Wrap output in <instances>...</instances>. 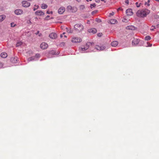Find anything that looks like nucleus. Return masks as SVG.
<instances>
[{
    "instance_id": "nucleus-1",
    "label": "nucleus",
    "mask_w": 159,
    "mask_h": 159,
    "mask_svg": "<svg viewBox=\"0 0 159 159\" xmlns=\"http://www.w3.org/2000/svg\"><path fill=\"white\" fill-rule=\"evenodd\" d=\"M150 12V11L148 9H143L138 10L136 13L137 16L140 17H146Z\"/></svg>"
},
{
    "instance_id": "nucleus-2",
    "label": "nucleus",
    "mask_w": 159,
    "mask_h": 159,
    "mask_svg": "<svg viewBox=\"0 0 159 159\" xmlns=\"http://www.w3.org/2000/svg\"><path fill=\"white\" fill-rule=\"evenodd\" d=\"M74 28L75 31L77 32H80L83 31L84 28L83 25L77 24L75 25L74 26Z\"/></svg>"
},
{
    "instance_id": "nucleus-3",
    "label": "nucleus",
    "mask_w": 159,
    "mask_h": 159,
    "mask_svg": "<svg viewBox=\"0 0 159 159\" xmlns=\"http://www.w3.org/2000/svg\"><path fill=\"white\" fill-rule=\"evenodd\" d=\"M71 42L73 43H80L82 42V39L79 37H74L72 38Z\"/></svg>"
},
{
    "instance_id": "nucleus-4",
    "label": "nucleus",
    "mask_w": 159,
    "mask_h": 159,
    "mask_svg": "<svg viewBox=\"0 0 159 159\" xmlns=\"http://www.w3.org/2000/svg\"><path fill=\"white\" fill-rule=\"evenodd\" d=\"M48 47V44L45 42H43L40 45V47L43 49H46Z\"/></svg>"
},
{
    "instance_id": "nucleus-5",
    "label": "nucleus",
    "mask_w": 159,
    "mask_h": 159,
    "mask_svg": "<svg viewBox=\"0 0 159 159\" xmlns=\"http://www.w3.org/2000/svg\"><path fill=\"white\" fill-rule=\"evenodd\" d=\"M22 3L23 6L24 7H28L30 5V3L27 1H23L22 2Z\"/></svg>"
},
{
    "instance_id": "nucleus-6",
    "label": "nucleus",
    "mask_w": 159,
    "mask_h": 159,
    "mask_svg": "<svg viewBox=\"0 0 159 159\" xmlns=\"http://www.w3.org/2000/svg\"><path fill=\"white\" fill-rule=\"evenodd\" d=\"M139 41L140 40L139 39L134 38L132 40V44L133 45H136L139 43Z\"/></svg>"
},
{
    "instance_id": "nucleus-7",
    "label": "nucleus",
    "mask_w": 159,
    "mask_h": 159,
    "mask_svg": "<svg viewBox=\"0 0 159 159\" xmlns=\"http://www.w3.org/2000/svg\"><path fill=\"white\" fill-rule=\"evenodd\" d=\"M14 12L16 15H19L23 14V11L21 9H16L15 11Z\"/></svg>"
},
{
    "instance_id": "nucleus-8",
    "label": "nucleus",
    "mask_w": 159,
    "mask_h": 159,
    "mask_svg": "<svg viewBox=\"0 0 159 159\" xmlns=\"http://www.w3.org/2000/svg\"><path fill=\"white\" fill-rule=\"evenodd\" d=\"M49 37L51 39H54L57 38V36L56 33H52L49 35Z\"/></svg>"
},
{
    "instance_id": "nucleus-9",
    "label": "nucleus",
    "mask_w": 159,
    "mask_h": 159,
    "mask_svg": "<svg viewBox=\"0 0 159 159\" xmlns=\"http://www.w3.org/2000/svg\"><path fill=\"white\" fill-rule=\"evenodd\" d=\"M96 49L99 51H102L105 48V47L104 46H100L98 45H96L95 47Z\"/></svg>"
},
{
    "instance_id": "nucleus-10",
    "label": "nucleus",
    "mask_w": 159,
    "mask_h": 159,
    "mask_svg": "<svg viewBox=\"0 0 159 159\" xmlns=\"http://www.w3.org/2000/svg\"><path fill=\"white\" fill-rule=\"evenodd\" d=\"M65 11V8L64 7H61L58 10V12L60 14H63Z\"/></svg>"
},
{
    "instance_id": "nucleus-11",
    "label": "nucleus",
    "mask_w": 159,
    "mask_h": 159,
    "mask_svg": "<svg viewBox=\"0 0 159 159\" xmlns=\"http://www.w3.org/2000/svg\"><path fill=\"white\" fill-rule=\"evenodd\" d=\"M36 15L39 16H43L44 14V13L41 11L39 10L35 12Z\"/></svg>"
},
{
    "instance_id": "nucleus-12",
    "label": "nucleus",
    "mask_w": 159,
    "mask_h": 159,
    "mask_svg": "<svg viewBox=\"0 0 159 159\" xmlns=\"http://www.w3.org/2000/svg\"><path fill=\"white\" fill-rule=\"evenodd\" d=\"M127 14L128 16H131L133 14L132 10L131 9H128L126 11Z\"/></svg>"
},
{
    "instance_id": "nucleus-13",
    "label": "nucleus",
    "mask_w": 159,
    "mask_h": 159,
    "mask_svg": "<svg viewBox=\"0 0 159 159\" xmlns=\"http://www.w3.org/2000/svg\"><path fill=\"white\" fill-rule=\"evenodd\" d=\"M88 31L90 33H92L93 34L96 33L97 30L96 29L94 28L89 29L88 30Z\"/></svg>"
},
{
    "instance_id": "nucleus-14",
    "label": "nucleus",
    "mask_w": 159,
    "mask_h": 159,
    "mask_svg": "<svg viewBox=\"0 0 159 159\" xmlns=\"http://www.w3.org/2000/svg\"><path fill=\"white\" fill-rule=\"evenodd\" d=\"M94 44V43L93 42H88L86 43L85 46L86 48L88 49L89 47Z\"/></svg>"
},
{
    "instance_id": "nucleus-15",
    "label": "nucleus",
    "mask_w": 159,
    "mask_h": 159,
    "mask_svg": "<svg viewBox=\"0 0 159 159\" xmlns=\"http://www.w3.org/2000/svg\"><path fill=\"white\" fill-rule=\"evenodd\" d=\"M118 44V42L117 41H113L111 43V44L112 46L115 47Z\"/></svg>"
},
{
    "instance_id": "nucleus-16",
    "label": "nucleus",
    "mask_w": 159,
    "mask_h": 159,
    "mask_svg": "<svg viewBox=\"0 0 159 159\" xmlns=\"http://www.w3.org/2000/svg\"><path fill=\"white\" fill-rule=\"evenodd\" d=\"M117 22V21L115 19H111L109 20V23L111 24H115Z\"/></svg>"
},
{
    "instance_id": "nucleus-17",
    "label": "nucleus",
    "mask_w": 159,
    "mask_h": 159,
    "mask_svg": "<svg viewBox=\"0 0 159 159\" xmlns=\"http://www.w3.org/2000/svg\"><path fill=\"white\" fill-rule=\"evenodd\" d=\"M126 29L127 30H135V28L134 26L131 25L127 26L126 27Z\"/></svg>"
},
{
    "instance_id": "nucleus-18",
    "label": "nucleus",
    "mask_w": 159,
    "mask_h": 159,
    "mask_svg": "<svg viewBox=\"0 0 159 159\" xmlns=\"http://www.w3.org/2000/svg\"><path fill=\"white\" fill-rule=\"evenodd\" d=\"M0 56L2 57L5 58L7 57V55L6 53L3 52L1 54Z\"/></svg>"
},
{
    "instance_id": "nucleus-19",
    "label": "nucleus",
    "mask_w": 159,
    "mask_h": 159,
    "mask_svg": "<svg viewBox=\"0 0 159 159\" xmlns=\"http://www.w3.org/2000/svg\"><path fill=\"white\" fill-rule=\"evenodd\" d=\"M6 16L4 15L0 16V22H2L5 18Z\"/></svg>"
},
{
    "instance_id": "nucleus-20",
    "label": "nucleus",
    "mask_w": 159,
    "mask_h": 159,
    "mask_svg": "<svg viewBox=\"0 0 159 159\" xmlns=\"http://www.w3.org/2000/svg\"><path fill=\"white\" fill-rule=\"evenodd\" d=\"M47 5L46 4L44 3L42 4L41 6V7L43 9H46L47 8Z\"/></svg>"
},
{
    "instance_id": "nucleus-21",
    "label": "nucleus",
    "mask_w": 159,
    "mask_h": 159,
    "mask_svg": "<svg viewBox=\"0 0 159 159\" xmlns=\"http://www.w3.org/2000/svg\"><path fill=\"white\" fill-rule=\"evenodd\" d=\"M67 32L69 33H72L73 32V30L70 28H66Z\"/></svg>"
},
{
    "instance_id": "nucleus-22",
    "label": "nucleus",
    "mask_w": 159,
    "mask_h": 159,
    "mask_svg": "<svg viewBox=\"0 0 159 159\" xmlns=\"http://www.w3.org/2000/svg\"><path fill=\"white\" fill-rule=\"evenodd\" d=\"M22 44V43L21 41H18L16 44V47L20 46Z\"/></svg>"
},
{
    "instance_id": "nucleus-23",
    "label": "nucleus",
    "mask_w": 159,
    "mask_h": 159,
    "mask_svg": "<svg viewBox=\"0 0 159 159\" xmlns=\"http://www.w3.org/2000/svg\"><path fill=\"white\" fill-rule=\"evenodd\" d=\"M35 59V57H34V56L32 57H29V58H28V61H32L33 60Z\"/></svg>"
},
{
    "instance_id": "nucleus-24",
    "label": "nucleus",
    "mask_w": 159,
    "mask_h": 159,
    "mask_svg": "<svg viewBox=\"0 0 159 159\" xmlns=\"http://www.w3.org/2000/svg\"><path fill=\"white\" fill-rule=\"evenodd\" d=\"M151 39V38L150 36L148 35L146 36L145 38V39L146 40H149Z\"/></svg>"
},
{
    "instance_id": "nucleus-25",
    "label": "nucleus",
    "mask_w": 159,
    "mask_h": 159,
    "mask_svg": "<svg viewBox=\"0 0 159 159\" xmlns=\"http://www.w3.org/2000/svg\"><path fill=\"white\" fill-rule=\"evenodd\" d=\"M80 49L82 51H85L87 50V49L85 47H81L80 48Z\"/></svg>"
},
{
    "instance_id": "nucleus-26",
    "label": "nucleus",
    "mask_w": 159,
    "mask_h": 159,
    "mask_svg": "<svg viewBox=\"0 0 159 159\" xmlns=\"http://www.w3.org/2000/svg\"><path fill=\"white\" fill-rule=\"evenodd\" d=\"M72 7L70 6H69L67 7V10L68 11H71L72 9Z\"/></svg>"
},
{
    "instance_id": "nucleus-27",
    "label": "nucleus",
    "mask_w": 159,
    "mask_h": 159,
    "mask_svg": "<svg viewBox=\"0 0 159 159\" xmlns=\"http://www.w3.org/2000/svg\"><path fill=\"white\" fill-rule=\"evenodd\" d=\"M150 2V0H148V2H146L145 3V5H147L148 6H150V4L149 3Z\"/></svg>"
},
{
    "instance_id": "nucleus-28",
    "label": "nucleus",
    "mask_w": 159,
    "mask_h": 159,
    "mask_svg": "<svg viewBox=\"0 0 159 159\" xmlns=\"http://www.w3.org/2000/svg\"><path fill=\"white\" fill-rule=\"evenodd\" d=\"M135 4L136 6V7H139L140 6H141V3H140L139 4L138 2H136L135 3Z\"/></svg>"
},
{
    "instance_id": "nucleus-29",
    "label": "nucleus",
    "mask_w": 159,
    "mask_h": 159,
    "mask_svg": "<svg viewBox=\"0 0 159 159\" xmlns=\"http://www.w3.org/2000/svg\"><path fill=\"white\" fill-rule=\"evenodd\" d=\"M96 5L95 3H93V4H91L90 5V7L91 8H92L93 7H95Z\"/></svg>"
},
{
    "instance_id": "nucleus-30",
    "label": "nucleus",
    "mask_w": 159,
    "mask_h": 159,
    "mask_svg": "<svg viewBox=\"0 0 159 159\" xmlns=\"http://www.w3.org/2000/svg\"><path fill=\"white\" fill-rule=\"evenodd\" d=\"M10 24L11 26V27H14L16 25V24H14V22H11Z\"/></svg>"
},
{
    "instance_id": "nucleus-31",
    "label": "nucleus",
    "mask_w": 159,
    "mask_h": 159,
    "mask_svg": "<svg viewBox=\"0 0 159 159\" xmlns=\"http://www.w3.org/2000/svg\"><path fill=\"white\" fill-rule=\"evenodd\" d=\"M35 7H34L33 8V10L34 11H35L36 9H37L39 7V6L38 5H35L34 6Z\"/></svg>"
},
{
    "instance_id": "nucleus-32",
    "label": "nucleus",
    "mask_w": 159,
    "mask_h": 159,
    "mask_svg": "<svg viewBox=\"0 0 159 159\" xmlns=\"http://www.w3.org/2000/svg\"><path fill=\"white\" fill-rule=\"evenodd\" d=\"M85 8V6L84 5H81L80 6V8L81 9H84Z\"/></svg>"
},
{
    "instance_id": "nucleus-33",
    "label": "nucleus",
    "mask_w": 159,
    "mask_h": 159,
    "mask_svg": "<svg viewBox=\"0 0 159 159\" xmlns=\"http://www.w3.org/2000/svg\"><path fill=\"white\" fill-rule=\"evenodd\" d=\"M40 55L39 54H37L35 55V56H34V57H35V58L36 57L37 58H38L40 57Z\"/></svg>"
},
{
    "instance_id": "nucleus-34",
    "label": "nucleus",
    "mask_w": 159,
    "mask_h": 159,
    "mask_svg": "<svg viewBox=\"0 0 159 159\" xmlns=\"http://www.w3.org/2000/svg\"><path fill=\"white\" fill-rule=\"evenodd\" d=\"M122 21L125 22H128V20H126L125 18L123 19Z\"/></svg>"
},
{
    "instance_id": "nucleus-35",
    "label": "nucleus",
    "mask_w": 159,
    "mask_h": 159,
    "mask_svg": "<svg viewBox=\"0 0 159 159\" xmlns=\"http://www.w3.org/2000/svg\"><path fill=\"white\" fill-rule=\"evenodd\" d=\"M125 2L127 4H129V0H125Z\"/></svg>"
},
{
    "instance_id": "nucleus-36",
    "label": "nucleus",
    "mask_w": 159,
    "mask_h": 159,
    "mask_svg": "<svg viewBox=\"0 0 159 159\" xmlns=\"http://www.w3.org/2000/svg\"><path fill=\"white\" fill-rule=\"evenodd\" d=\"M155 29V28L154 26H152L151 28V30H154V29Z\"/></svg>"
},
{
    "instance_id": "nucleus-37",
    "label": "nucleus",
    "mask_w": 159,
    "mask_h": 159,
    "mask_svg": "<svg viewBox=\"0 0 159 159\" xmlns=\"http://www.w3.org/2000/svg\"><path fill=\"white\" fill-rule=\"evenodd\" d=\"M3 66V64L0 62V68H2Z\"/></svg>"
},
{
    "instance_id": "nucleus-38",
    "label": "nucleus",
    "mask_w": 159,
    "mask_h": 159,
    "mask_svg": "<svg viewBox=\"0 0 159 159\" xmlns=\"http://www.w3.org/2000/svg\"><path fill=\"white\" fill-rule=\"evenodd\" d=\"M65 34V32H64V33H63V34H61V35H60V37H61V38H62V37H63V35Z\"/></svg>"
},
{
    "instance_id": "nucleus-39",
    "label": "nucleus",
    "mask_w": 159,
    "mask_h": 159,
    "mask_svg": "<svg viewBox=\"0 0 159 159\" xmlns=\"http://www.w3.org/2000/svg\"><path fill=\"white\" fill-rule=\"evenodd\" d=\"M65 44V43H64V42H62V43H61L60 45H64Z\"/></svg>"
},
{
    "instance_id": "nucleus-40",
    "label": "nucleus",
    "mask_w": 159,
    "mask_h": 159,
    "mask_svg": "<svg viewBox=\"0 0 159 159\" xmlns=\"http://www.w3.org/2000/svg\"><path fill=\"white\" fill-rule=\"evenodd\" d=\"M101 34H102L98 33V36L100 37L101 36Z\"/></svg>"
},
{
    "instance_id": "nucleus-41",
    "label": "nucleus",
    "mask_w": 159,
    "mask_h": 159,
    "mask_svg": "<svg viewBox=\"0 0 159 159\" xmlns=\"http://www.w3.org/2000/svg\"><path fill=\"white\" fill-rule=\"evenodd\" d=\"M122 9L121 7H119L117 9V11H119V10H121Z\"/></svg>"
},
{
    "instance_id": "nucleus-42",
    "label": "nucleus",
    "mask_w": 159,
    "mask_h": 159,
    "mask_svg": "<svg viewBox=\"0 0 159 159\" xmlns=\"http://www.w3.org/2000/svg\"><path fill=\"white\" fill-rule=\"evenodd\" d=\"M114 13L113 12H112V13H110V15H112H112H114Z\"/></svg>"
},
{
    "instance_id": "nucleus-43",
    "label": "nucleus",
    "mask_w": 159,
    "mask_h": 159,
    "mask_svg": "<svg viewBox=\"0 0 159 159\" xmlns=\"http://www.w3.org/2000/svg\"><path fill=\"white\" fill-rule=\"evenodd\" d=\"M49 17V16H47L45 18V19H47Z\"/></svg>"
},
{
    "instance_id": "nucleus-44",
    "label": "nucleus",
    "mask_w": 159,
    "mask_h": 159,
    "mask_svg": "<svg viewBox=\"0 0 159 159\" xmlns=\"http://www.w3.org/2000/svg\"><path fill=\"white\" fill-rule=\"evenodd\" d=\"M97 21L98 22H101V20L99 19H98L97 20Z\"/></svg>"
},
{
    "instance_id": "nucleus-45",
    "label": "nucleus",
    "mask_w": 159,
    "mask_h": 159,
    "mask_svg": "<svg viewBox=\"0 0 159 159\" xmlns=\"http://www.w3.org/2000/svg\"><path fill=\"white\" fill-rule=\"evenodd\" d=\"M39 31H38L36 33V34H39Z\"/></svg>"
},
{
    "instance_id": "nucleus-46",
    "label": "nucleus",
    "mask_w": 159,
    "mask_h": 159,
    "mask_svg": "<svg viewBox=\"0 0 159 159\" xmlns=\"http://www.w3.org/2000/svg\"><path fill=\"white\" fill-rule=\"evenodd\" d=\"M42 34L41 33H40V34H39V36L40 37L41 36H42Z\"/></svg>"
},
{
    "instance_id": "nucleus-47",
    "label": "nucleus",
    "mask_w": 159,
    "mask_h": 159,
    "mask_svg": "<svg viewBox=\"0 0 159 159\" xmlns=\"http://www.w3.org/2000/svg\"><path fill=\"white\" fill-rule=\"evenodd\" d=\"M96 2H99L100 1V0H95Z\"/></svg>"
},
{
    "instance_id": "nucleus-48",
    "label": "nucleus",
    "mask_w": 159,
    "mask_h": 159,
    "mask_svg": "<svg viewBox=\"0 0 159 159\" xmlns=\"http://www.w3.org/2000/svg\"><path fill=\"white\" fill-rule=\"evenodd\" d=\"M47 14H49L50 13H49V11H47Z\"/></svg>"
},
{
    "instance_id": "nucleus-49",
    "label": "nucleus",
    "mask_w": 159,
    "mask_h": 159,
    "mask_svg": "<svg viewBox=\"0 0 159 159\" xmlns=\"http://www.w3.org/2000/svg\"><path fill=\"white\" fill-rule=\"evenodd\" d=\"M64 37L65 38H66V36L65 35H64Z\"/></svg>"
},
{
    "instance_id": "nucleus-50",
    "label": "nucleus",
    "mask_w": 159,
    "mask_h": 159,
    "mask_svg": "<svg viewBox=\"0 0 159 159\" xmlns=\"http://www.w3.org/2000/svg\"><path fill=\"white\" fill-rule=\"evenodd\" d=\"M87 2H89V0H86ZM92 0H89V1H91Z\"/></svg>"
},
{
    "instance_id": "nucleus-51",
    "label": "nucleus",
    "mask_w": 159,
    "mask_h": 159,
    "mask_svg": "<svg viewBox=\"0 0 159 159\" xmlns=\"http://www.w3.org/2000/svg\"><path fill=\"white\" fill-rule=\"evenodd\" d=\"M155 0L159 2V0Z\"/></svg>"
},
{
    "instance_id": "nucleus-52",
    "label": "nucleus",
    "mask_w": 159,
    "mask_h": 159,
    "mask_svg": "<svg viewBox=\"0 0 159 159\" xmlns=\"http://www.w3.org/2000/svg\"><path fill=\"white\" fill-rule=\"evenodd\" d=\"M152 45V44H150V45L149 46H151Z\"/></svg>"
},
{
    "instance_id": "nucleus-53",
    "label": "nucleus",
    "mask_w": 159,
    "mask_h": 159,
    "mask_svg": "<svg viewBox=\"0 0 159 159\" xmlns=\"http://www.w3.org/2000/svg\"><path fill=\"white\" fill-rule=\"evenodd\" d=\"M101 1H104V0H101Z\"/></svg>"
},
{
    "instance_id": "nucleus-54",
    "label": "nucleus",
    "mask_w": 159,
    "mask_h": 159,
    "mask_svg": "<svg viewBox=\"0 0 159 159\" xmlns=\"http://www.w3.org/2000/svg\"><path fill=\"white\" fill-rule=\"evenodd\" d=\"M30 23H31V22L30 20L28 21Z\"/></svg>"
},
{
    "instance_id": "nucleus-55",
    "label": "nucleus",
    "mask_w": 159,
    "mask_h": 159,
    "mask_svg": "<svg viewBox=\"0 0 159 159\" xmlns=\"http://www.w3.org/2000/svg\"><path fill=\"white\" fill-rule=\"evenodd\" d=\"M157 26H158V27H159V25H157Z\"/></svg>"
},
{
    "instance_id": "nucleus-56",
    "label": "nucleus",
    "mask_w": 159,
    "mask_h": 159,
    "mask_svg": "<svg viewBox=\"0 0 159 159\" xmlns=\"http://www.w3.org/2000/svg\"><path fill=\"white\" fill-rule=\"evenodd\" d=\"M51 13H52V11H51Z\"/></svg>"
}]
</instances>
